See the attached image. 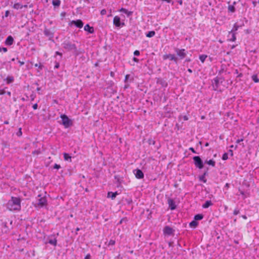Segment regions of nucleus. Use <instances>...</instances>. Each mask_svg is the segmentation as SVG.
Returning a JSON list of instances; mask_svg holds the SVG:
<instances>
[{
  "mask_svg": "<svg viewBox=\"0 0 259 259\" xmlns=\"http://www.w3.org/2000/svg\"><path fill=\"white\" fill-rule=\"evenodd\" d=\"M21 199L19 197L12 196L8 203L10 209L20 210L21 208Z\"/></svg>",
  "mask_w": 259,
  "mask_h": 259,
  "instance_id": "nucleus-1",
  "label": "nucleus"
},
{
  "mask_svg": "<svg viewBox=\"0 0 259 259\" xmlns=\"http://www.w3.org/2000/svg\"><path fill=\"white\" fill-rule=\"evenodd\" d=\"M63 48L67 51L73 52L76 50V46L68 40H65L62 44Z\"/></svg>",
  "mask_w": 259,
  "mask_h": 259,
  "instance_id": "nucleus-2",
  "label": "nucleus"
},
{
  "mask_svg": "<svg viewBox=\"0 0 259 259\" xmlns=\"http://www.w3.org/2000/svg\"><path fill=\"white\" fill-rule=\"evenodd\" d=\"M55 33V28H48L45 27L44 30V35L48 38V40L54 41L53 38Z\"/></svg>",
  "mask_w": 259,
  "mask_h": 259,
  "instance_id": "nucleus-3",
  "label": "nucleus"
},
{
  "mask_svg": "<svg viewBox=\"0 0 259 259\" xmlns=\"http://www.w3.org/2000/svg\"><path fill=\"white\" fill-rule=\"evenodd\" d=\"M62 124L65 128H68L73 125L72 121L66 114H61Z\"/></svg>",
  "mask_w": 259,
  "mask_h": 259,
  "instance_id": "nucleus-4",
  "label": "nucleus"
},
{
  "mask_svg": "<svg viewBox=\"0 0 259 259\" xmlns=\"http://www.w3.org/2000/svg\"><path fill=\"white\" fill-rule=\"evenodd\" d=\"M225 80V78L223 77H218L217 76L212 81V87L213 90L214 91H217L220 84H222Z\"/></svg>",
  "mask_w": 259,
  "mask_h": 259,
  "instance_id": "nucleus-5",
  "label": "nucleus"
},
{
  "mask_svg": "<svg viewBox=\"0 0 259 259\" xmlns=\"http://www.w3.org/2000/svg\"><path fill=\"white\" fill-rule=\"evenodd\" d=\"M175 52L176 53L177 55L178 56V58L179 60H182L184 59L187 54V51L184 49H179L177 48H175L174 49Z\"/></svg>",
  "mask_w": 259,
  "mask_h": 259,
  "instance_id": "nucleus-6",
  "label": "nucleus"
},
{
  "mask_svg": "<svg viewBox=\"0 0 259 259\" xmlns=\"http://www.w3.org/2000/svg\"><path fill=\"white\" fill-rule=\"evenodd\" d=\"M195 166L199 169H202L204 167L203 162L199 156H195L193 157Z\"/></svg>",
  "mask_w": 259,
  "mask_h": 259,
  "instance_id": "nucleus-7",
  "label": "nucleus"
},
{
  "mask_svg": "<svg viewBox=\"0 0 259 259\" xmlns=\"http://www.w3.org/2000/svg\"><path fill=\"white\" fill-rule=\"evenodd\" d=\"M38 197H39L36 201L35 206L42 207L47 204V199L45 197H41V195L39 194Z\"/></svg>",
  "mask_w": 259,
  "mask_h": 259,
  "instance_id": "nucleus-8",
  "label": "nucleus"
},
{
  "mask_svg": "<svg viewBox=\"0 0 259 259\" xmlns=\"http://www.w3.org/2000/svg\"><path fill=\"white\" fill-rule=\"evenodd\" d=\"M169 59L170 61H174L176 64H177L179 61V58L175 56V54H165L163 56V59L166 60Z\"/></svg>",
  "mask_w": 259,
  "mask_h": 259,
  "instance_id": "nucleus-9",
  "label": "nucleus"
},
{
  "mask_svg": "<svg viewBox=\"0 0 259 259\" xmlns=\"http://www.w3.org/2000/svg\"><path fill=\"white\" fill-rule=\"evenodd\" d=\"M113 24L117 27H121L125 25L124 22H121L120 18L119 16H116L113 18Z\"/></svg>",
  "mask_w": 259,
  "mask_h": 259,
  "instance_id": "nucleus-10",
  "label": "nucleus"
},
{
  "mask_svg": "<svg viewBox=\"0 0 259 259\" xmlns=\"http://www.w3.org/2000/svg\"><path fill=\"white\" fill-rule=\"evenodd\" d=\"M174 232L175 230L168 226H166L163 229V233L165 235H167L169 236L172 235H174Z\"/></svg>",
  "mask_w": 259,
  "mask_h": 259,
  "instance_id": "nucleus-11",
  "label": "nucleus"
},
{
  "mask_svg": "<svg viewBox=\"0 0 259 259\" xmlns=\"http://www.w3.org/2000/svg\"><path fill=\"white\" fill-rule=\"evenodd\" d=\"M134 173L135 175V177L138 179H142L144 177V174L142 170L140 169H136L134 170Z\"/></svg>",
  "mask_w": 259,
  "mask_h": 259,
  "instance_id": "nucleus-12",
  "label": "nucleus"
},
{
  "mask_svg": "<svg viewBox=\"0 0 259 259\" xmlns=\"http://www.w3.org/2000/svg\"><path fill=\"white\" fill-rule=\"evenodd\" d=\"M70 24L71 25H74L76 27L79 28H82L83 27V23L82 21V20H80V19H78V20H72L70 22Z\"/></svg>",
  "mask_w": 259,
  "mask_h": 259,
  "instance_id": "nucleus-13",
  "label": "nucleus"
},
{
  "mask_svg": "<svg viewBox=\"0 0 259 259\" xmlns=\"http://www.w3.org/2000/svg\"><path fill=\"white\" fill-rule=\"evenodd\" d=\"M167 204H168V207L170 210H175L177 208V205L175 204V201L170 198H168L167 199Z\"/></svg>",
  "mask_w": 259,
  "mask_h": 259,
  "instance_id": "nucleus-14",
  "label": "nucleus"
},
{
  "mask_svg": "<svg viewBox=\"0 0 259 259\" xmlns=\"http://www.w3.org/2000/svg\"><path fill=\"white\" fill-rule=\"evenodd\" d=\"M14 41L13 37L11 35L8 36L5 40V44L6 46H11Z\"/></svg>",
  "mask_w": 259,
  "mask_h": 259,
  "instance_id": "nucleus-15",
  "label": "nucleus"
},
{
  "mask_svg": "<svg viewBox=\"0 0 259 259\" xmlns=\"http://www.w3.org/2000/svg\"><path fill=\"white\" fill-rule=\"evenodd\" d=\"M84 30L88 32L90 34L94 33V28L93 27L91 26L89 24H86L84 27Z\"/></svg>",
  "mask_w": 259,
  "mask_h": 259,
  "instance_id": "nucleus-16",
  "label": "nucleus"
},
{
  "mask_svg": "<svg viewBox=\"0 0 259 259\" xmlns=\"http://www.w3.org/2000/svg\"><path fill=\"white\" fill-rule=\"evenodd\" d=\"M157 83L160 84L162 87H166L168 85L166 80L161 78H158L157 79Z\"/></svg>",
  "mask_w": 259,
  "mask_h": 259,
  "instance_id": "nucleus-17",
  "label": "nucleus"
},
{
  "mask_svg": "<svg viewBox=\"0 0 259 259\" xmlns=\"http://www.w3.org/2000/svg\"><path fill=\"white\" fill-rule=\"evenodd\" d=\"M243 25H244L243 23H242L241 25H238L237 24V23H235L234 24L233 29L230 31H229V34H230L231 33H232L233 32H235V31H236L239 28L241 27Z\"/></svg>",
  "mask_w": 259,
  "mask_h": 259,
  "instance_id": "nucleus-18",
  "label": "nucleus"
},
{
  "mask_svg": "<svg viewBox=\"0 0 259 259\" xmlns=\"http://www.w3.org/2000/svg\"><path fill=\"white\" fill-rule=\"evenodd\" d=\"M118 194L117 191L115 192H109L107 194V197L111 198L112 199H114Z\"/></svg>",
  "mask_w": 259,
  "mask_h": 259,
  "instance_id": "nucleus-19",
  "label": "nucleus"
},
{
  "mask_svg": "<svg viewBox=\"0 0 259 259\" xmlns=\"http://www.w3.org/2000/svg\"><path fill=\"white\" fill-rule=\"evenodd\" d=\"M120 12H123L124 14H126V15L129 17L131 16L133 14V12L129 11L127 9L122 8L119 10Z\"/></svg>",
  "mask_w": 259,
  "mask_h": 259,
  "instance_id": "nucleus-20",
  "label": "nucleus"
},
{
  "mask_svg": "<svg viewBox=\"0 0 259 259\" xmlns=\"http://www.w3.org/2000/svg\"><path fill=\"white\" fill-rule=\"evenodd\" d=\"M4 80L6 81L7 84H10L14 82V78L13 76H8Z\"/></svg>",
  "mask_w": 259,
  "mask_h": 259,
  "instance_id": "nucleus-21",
  "label": "nucleus"
},
{
  "mask_svg": "<svg viewBox=\"0 0 259 259\" xmlns=\"http://www.w3.org/2000/svg\"><path fill=\"white\" fill-rule=\"evenodd\" d=\"M213 205L211 200H207L202 205V207L203 208H208L209 206Z\"/></svg>",
  "mask_w": 259,
  "mask_h": 259,
  "instance_id": "nucleus-22",
  "label": "nucleus"
},
{
  "mask_svg": "<svg viewBox=\"0 0 259 259\" xmlns=\"http://www.w3.org/2000/svg\"><path fill=\"white\" fill-rule=\"evenodd\" d=\"M84 50L79 49L77 50V47H76V50L73 51V54L75 56H78L80 54L84 53Z\"/></svg>",
  "mask_w": 259,
  "mask_h": 259,
  "instance_id": "nucleus-23",
  "label": "nucleus"
},
{
  "mask_svg": "<svg viewBox=\"0 0 259 259\" xmlns=\"http://www.w3.org/2000/svg\"><path fill=\"white\" fill-rule=\"evenodd\" d=\"M204 163H206L209 165L214 167L215 166V161L213 159H210L209 160H206L204 161Z\"/></svg>",
  "mask_w": 259,
  "mask_h": 259,
  "instance_id": "nucleus-24",
  "label": "nucleus"
},
{
  "mask_svg": "<svg viewBox=\"0 0 259 259\" xmlns=\"http://www.w3.org/2000/svg\"><path fill=\"white\" fill-rule=\"evenodd\" d=\"M204 217V215L202 214H197L195 215L194 217V220H195L196 222L197 221H200L203 219Z\"/></svg>",
  "mask_w": 259,
  "mask_h": 259,
  "instance_id": "nucleus-25",
  "label": "nucleus"
},
{
  "mask_svg": "<svg viewBox=\"0 0 259 259\" xmlns=\"http://www.w3.org/2000/svg\"><path fill=\"white\" fill-rule=\"evenodd\" d=\"M63 156L65 160L69 161L70 162L71 161V156L68 153H64Z\"/></svg>",
  "mask_w": 259,
  "mask_h": 259,
  "instance_id": "nucleus-26",
  "label": "nucleus"
},
{
  "mask_svg": "<svg viewBox=\"0 0 259 259\" xmlns=\"http://www.w3.org/2000/svg\"><path fill=\"white\" fill-rule=\"evenodd\" d=\"M198 225V223L195 220H193L189 223V226L191 228H195Z\"/></svg>",
  "mask_w": 259,
  "mask_h": 259,
  "instance_id": "nucleus-27",
  "label": "nucleus"
},
{
  "mask_svg": "<svg viewBox=\"0 0 259 259\" xmlns=\"http://www.w3.org/2000/svg\"><path fill=\"white\" fill-rule=\"evenodd\" d=\"M52 4L55 7H58L61 4V1L60 0H53Z\"/></svg>",
  "mask_w": 259,
  "mask_h": 259,
  "instance_id": "nucleus-28",
  "label": "nucleus"
},
{
  "mask_svg": "<svg viewBox=\"0 0 259 259\" xmlns=\"http://www.w3.org/2000/svg\"><path fill=\"white\" fill-rule=\"evenodd\" d=\"M155 35V32L154 31H150L146 33V36L147 37H152Z\"/></svg>",
  "mask_w": 259,
  "mask_h": 259,
  "instance_id": "nucleus-29",
  "label": "nucleus"
},
{
  "mask_svg": "<svg viewBox=\"0 0 259 259\" xmlns=\"http://www.w3.org/2000/svg\"><path fill=\"white\" fill-rule=\"evenodd\" d=\"M13 7L15 9L18 10L20 9H22L23 7V6L21 5L20 3H15Z\"/></svg>",
  "mask_w": 259,
  "mask_h": 259,
  "instance_id": "nucleus-30",
  "label": "nucleus"
},
{
  "mask_svg": "<svg viewBox=\"0 0 259 259\" xmlns=\"http://www.w3.org/2000/svg\"><path fill=\"white\" fill-rule=\"evenodd\" d=\"M57 241L56 238H55L53 239H49V240L48 241L49 243H50V244L53 245L54 246L57 245Z\"/></svg>",
  "mask_w": 259,
  "mask_h": 259,
  "instance_id": "nucleus-31",
  "label": "nucleus"
},
{
  "mask_svg": "<svg viewBox=\"0 0 259 259\" xmlns=\"http://www.w3.org/2000/svg\"><path fill=\"white\" fill-rule=\"evenodd\" d=\"M231 34V37L229 39V41H235L236 39V33L233 32L231 33L230 34Z\"/></svg>",
  "mask_w": 259,
  "mask_h": 259,
  "instance_id": "nucleus-32",
  "label": "nucleus"
},
{
  "mask_svg": "<svg viewBox=\"0 0 259 259\" xmlns=\"http://www.w3.org/2000/svg\"><path fill=\"white\" fill-rule=\"evenodd\" d=\"M251 78L252 79V80L255 82V83H258L259 82V78H258L257 77V75L256 74H253L252 76H251Z\"/></svg>",
  "mask_w": 259,
  "mask_h": 259,
  "instance_id": "nucleus-33",
  "label": "nucleus"
},
{
  "mask_svg": "<svg viewBox=\"0 0 259 259\" xmlns=\"http://www.w3.org/2000/svg\"><path fill=\"white\" fill-rule=\"evenodd\" d=\"M207 57V56L206 55H201L199 56V59L202 63H204Z\"/></svg>",
  "mask_w": 259,
  "mask_h": 259,
  "instance_id": "nucleus-34",
  "label": "nucleus"
},
{
  "mask_svg": "<svg viewBox=\"0 0 259 259\" xmlns=\"http://www.w3.org/2000/svg\"><path fill=\"white\" fill-rule=\"evenodd\" d=\"M228 10L231 12L234 13L235 12L236 9L234 5H229L228 6Z\"/></svg>",
  "mask_w": 259,
  "mask_h": 259,
  "instance_id": "nucleus-35",
  "label": "nucleus"
},
{
  "mask_svg": "<svg viewBox=\"0 0 259 259\" xmlns=\"http://www.w3.org/2000/svg\"><path fill=\"white\" fill-rule=\"evenodd\" d=\"M199 179L200 181L203 182V183H206L207 181V180L205 179V177H204L203 175H201L199 177Z\"/></svg>",
  "mask_w": 259,
  "mask_h": 259,
  "instance_id": "nucleus-36",
  "label": "nucleus"
},
{
  "mask_svg": "<svg viewBox=\"0 0 259 259\" xmlns=\"http://www.w3.org/2000/svg\"><path fill=\"white\" fill-rule=\"evenodd\" d=\"M125 201L126 202V203L128 205H131V204L133 203V200H132V199L131 198H126L125 199Z\"/></svg>",
  "mask_w": 259,
  "mask_h": 259,
  "instance_id": "nucleus-37",
  "label": "nucleus"
},
{
  "mask_svg": "<svg viewBox=\"0 0 259 259\" xmlns=\"http://www.w3.org/2000/svg\"><path fill=\"white\" fill-rule=\"evenodd\" d=\"M7 224H8V223L6 221L2 222V227L8 230V227L7 226Z\"/></svg>",
  "mask_w": 259,
  "mask_h": 259,
  "instance_id": "nucleus-38",
  "label": "nucleus"
},
{
  "mask_svg": "<svg viewBox=\"0 0 259 259\" xmlns=\"http://www.w3.org/2000/svg\"><path fill=\"white\" fill-rule=\"evenodd\" d=\"M228 159V155L227 153H225L222 156V159L223 160H226Z\"/></svg>",
  "mask_w": 259,
  "mask_h": 259,
  "instance_id": "nucleus-39",
  "label": "nucleus"
},
{
  "mask_svg": "<svg viewBox=\"0 0 259 259\" xmlns=\"http://www.w3.org/2000/svg\"><path fill=\"white\" fill-rule=\"evenodd\" d=\"M148 142L149 145H154L155 144V141L152 139H149L148 141Z\"/></svg>",
  "mask_w": 259,
  "mask_h": 259,
  "instance_id": "nucleus-40",
  "label": "nucleus"
},
{
  "mask_svg": "<svg viewBox=\"0 0 259 259\" xmlns=\"http://www.w3.org/2000/svg\"><path fill=\"white\" fill-rule=\"evenodd\" d=\"M34 66H35V67H38V68H39L40 70H42V68H43V67H44L43 65H42L41 63H39V64H37V63H36V64H35L34 65Z\"/></svg>",
  "mask_w": 259,
  "mask_h": 259,
  "instance_id": "nucleus-41",
  "label": "nucleus"
},
{
  "mask_svg": "<svg viewBox=\"0 0 259 259\" xmlns=\"http://www.w3.org/2000/svg\"><path fill=\"white\" fill-rule=\"evenodd\" d=\"M240 213L239 209L238 208H236L234 209L233 211V214L234 215H237Z\"/></svg>",
  "mask_w": 259,
  "mask_h": 259,
  "instance_id": "nucleus-42",
  "label": "nucleus"
},
{
  "mask_svg": "<svg viewBox=\"0 0 259 259\" xmlns=\"http://www.w3.org/2000/svg\"><path fill=\"white\" fill-rule=\"evenodd\" d=\"M16 135L18 137H20L21 136H22V131H21V128H20L19 129V131H18V132L16 133Z\"/></svg>",
  "mask_w": 259,
  "mask_h": 259,
  "instance_id": "nucleus-43",
  "label": "nucleus"
},
{
  "mask_svg": "<svg viewBox=\"0 0 259 259\" xmlns=\"http://www.w3.org/2000/svg\"><path fill=\"white\" fill-rule=\"evenodd\" d=\"M8 51V49L7 48L5 47H0V52L2 51H3L4 52H7Z\"/></svg>",
  "mask_w": 259,
  "mask_h": 259,
  "instance_id": "nucleus-44",
  "label": "nucleus"
},
{
  "mask_svg": "<svg viewBox=\"0 0 259 259\" xmlns=\"http://www.w3.org/2000/svg\"><path fill=\"white\" fill-rule=\"evenodd\" d=\"M54 168L59 169L61 168V166L59 164H58L57 163H55L53 166Z\"/></svg>",
  "mask_w": 259,
  "mask_h": 259,
  "instance_id": "nucleus-45",
  "label": "nucleus"
},
{
  "mask_svg": "<svg viewBox=\"0 0 259 259\" xmlns=\"http://www.w3.org/2000/svg\"><path fill=\"white\" fill-rule=\"evenodd\" d=\"M115 243V241L113 240H110L109 241V243H108V245H114Z\"/></svg>",
  "mask_w": 259,
  "mask_h": 259,
  "instance_id": "nucleus-46",
  "label": "nucleus"
},
{
  "mask_svg": "<svg viewBox=\"0 0 259 259\" xmlns=\"http://www.w3.org/2000/svg\"><path fill=\"white\" fill-rule=\"evenodd\" d=\"M134 55L136 56H138L140 55V52L138 50H136L134 52Z\"/></svg>",
  "mask_w": 259,
  "mask_h": 259,
  "instance_id": "nucleus-47",
  "label": "nucleus"
},
{
  "mask_svg": "<svg viewBox=\"0 0 259 259\" xmlns=\"http://www.w3.org/2000/svg\"><path fill=\"white\" fill-rule=\"evenodd\" d=\"M55 66H54V68H55V69H57V68H58L60 67V64H59V62H57V61H56V62H55Z\"/></svg>",
  "mask_w": 259,
  "mask_h": 259,
  "instance_id": "nucleus-48",
  "label": "nucleus"
},
{
  "mask_svg": "<svg viewBox=\"0 0 259 259\" xmlns=\"http://www.w3.org/2000/svg\"><path fill=\"white\" fill-rule=\"evenodd\" d=\"M106 10L105 9H103L101 11L100 14L101 15H105L106 14Z\"/></svg>",
  "mask_w": 259,
  "mask_h": 259,
  "instance_id": "nucleus-49",
  "label": "nucleus"
},
{
  "mask_svg": "<svg viewBox=\"0 0 259 259\" xmlns=\"http://www.w3.org/2000/svg\"><path fill=\"white\" fill-rule=\"evenodd\" d=\"M130 76V74H126L125 76V79H124V82H126L129 78Z\"/></svg>",
  "mask_w": 259,
  "mask_h": 259,
  "instance_id": "nucleus-50",
  "label": "nucleus"
},
{
  "mask_svg": "<svg viewBox=\"0 0 259 259\" xmlns=\"http://www.w3.org/2000/svg\"><path fill=\"white\" fill-rule=\"evenodd\" d=\"M80 59H81V61H85L87 60V57L85 56L82 55L80 57Z\"/></svg>",
  "mask_w": 259,
  "mask_h": 259,
  "instance_id": "nucleus-51",
  "label": "nucleus"
},
{
  "mask_svg": "<svg viewBox=\"0 0 259 259\" xmlns=\"http://www.w3.org/2000/svg\"><path fill=\"white\" fill-rule=\"evenodd\" d=\"M32 108L34 110H36L38 108V105L37 103L36 104H34L33 106H32Z\"/></svg>",
  "mask_w": 259,
  "mask_h": 259,
  "instance_id": "nucleus-52",
  "label": "nucleus"
},
{
  "mask_svg": "<svg viewBox=\"0 0 259 259\" xmlns=\"http://www.w3.org/2000/svg\"><path fill=\"white\" fill-rule=\"evenodd\" d=\"M6 92L5 91L4 89L0 90V95H4L6 94Z\"/></svg>",
  "mask_w": 259,
  "mask_h": 259,
  "instance_id": "nucleus-53",
  "label": "nucleus"
},
{
  "mask_svg": "<svg viewBox=\"0 0 259 259\" xmlns=\"http://www.w3.org/2000/svg\"><path fill=\"white\" fill-rule=\"evenodd\" d=\"M30 97L31 98V101H33L35 98V95H34V94H31L30 96Z\"/></svg>",
  "mask_w": 259,
  "mask_h": 259,
  "instance_id": "nucleus-54",
  "label": "nucleus"
},
{
  "mask_svg": "<svg viewBox=\"0 0 259 259\" xmlns=\"http://www.w3.org/2000/svg\"><path fill=\"white\" fill-rule=\"evenodd\" d=\"M189 150H190L191 152H192L193 153H197L195 149L193 147H190L189 148Z\"/></svg>",
  "mask_w": 259,
  "mask_h": 259,
  "instance_id": "nucleus-55",
  "label": "nucleus"
},
{
  "mask_svg": "<svg viewBox=\"0 0 259 259\" xmlns=\"http://www.w3.org/2000/svg\"><path fill=\"white\" fill-rule=\"evenodd\" d=\"M9 14H10V11H8V10H7V11H6L5 12V16L6 17H8V16H9Z\"/></svg>",
  "mask_w": 259,
  "mask_h": 259,
  "instance_id": "nucleus-56",
  "label": "nucleus"
},
{
  "mask_svg": "<svg viewBox=\"0 0 259 259\" xmlns=\"http://www.w3.org/2000/svg\"><path fill=\"white\" fill-rule=\"evenodd\" d=\"M208 168H207V169L206 170H205L203 174L202 175L203 176H204V177H205L206 176H207L208 175Z\"/></svg>",
  "mask_w": 259,
  "mask_h": 259,
  "instance_id": "nucleus-57",
  "label": "nucleus"
},
{
  "mask_svg": "<svg viewBox=\"0 0 259 259\" xmlns=\"http://www.w3.org/2000/svg\"><path fill=\"white\" fill-rule=\"evenodd\" d=\"M90 258H91V255L90 254H87L84 257V259H90Z\"/></svg>",
  "mask_w": 259,
  "mask_h": 259,
  "instance_id": "nucleus-58",
  "label": "nucleus"
},
{
  "mask_svg": "<svg viewBox=\"0 0 259 259\" xmlns=\"http://www.w3.org/2000/svg\"><path fill=\"white\" fill-rule=\"evenodd\" d=\"M243 141V139H238L237 141H236V143L237 144H239L241 142Z\"/></svg>",
  "mask_w": 259,
  "mask_h": 259,
  "instance_id": "nucleus-59",
  "label": "nucleus"
},
{
  "mask_svg": "<svg viewBox=\"0 0 259 259\" xmlns=\"http://www.w3.org/2000/svg\"><path fill=\"white\" fill-rule=\"evenodd\" d=\"M133 60L135 62H138L139 61V60L138 58H136V57H134Z\"/></svg>",
  "mask_w": 259,
  "mask_h": 259,
  "instance_id": "nucleus-60",
  "label": "nucleus"
},
{
  "mask_svg": "<svg viewBox=\"0 0 259 259\" xmlns=\"http://www.w3.org/2000/svg\"><path fill=\"white\" fill-rule=\"evenodd\" d=\"M55 54L57 55H59L61 57L62 56V54L61 53H60L59 52H58V51L56 52Z\"/></svg>",
  "mask_w": 259,
  "mask_h": 259,
  "instance_id": "nucleus-61",
  "label": "nucleus"
},
{
  "mask_svg": "<svg viewBox=\"0 0 259 259\" xmlns=\"http://www.w3.org/2000/svg\"><path fill=\"white\" fill-rule=\"evenodd\" d=\"M18 63H19L20 66H22V65H24V62H23V61H20V60H18Z\"/></svg>",
  "mask_w": 259,
  "mask_h": 259,
  "instance_id": "nucleus-62",
  "label": "nucleus"
},
{
  "mask_svg": "<svg viewBox=\"0 0 259 259\" xmlns=\"http://www.w3.org/2000/svg\"><path fill=\"white\" fill-rule=\"evenodd\" d=\"M183 119H184V120L186 121V120H188V117L187 116L185 115V116H183Z\"/></svg>",
  "mask_w": 259,
  "mask_h": 259,
  "instance_id": "nucleus-63",
  "label": "nucleus"
},
{
  "mask_svg": "<svg viewBox=\"0 0 259 259\" xmlns=\"http://www.w3.org/2000/svg\"><path fill=\"white\" fill-rule=\"evenodd\" d=\"M230 187V184L229 183H226L225 186V187L227 189H228Z\"/></svg>",
  "mask_w": 259,
  "mask_h": 259,
  "instance_id": "nucleus-64",
  "label": "nucleus"
}]
</instances>
